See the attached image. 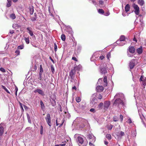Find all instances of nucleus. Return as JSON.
I'll return each instance as SVG.
<instances>
[{"label": "nucleus", "mask_w": 146, "mask_h": 146, "mask_svg": "<svg viewBox=\"0 0 146 146\" xmlns=\"http://www.w3.org/2000/svg\"><path fill=\"white\" fill-rule=\"evenodd\" d=\"M90 111L93 113H94L96 112V110L94 109L91 108L90 110Z\"/></svg>", "instance_id": "obj_58"}, {"label": "nucleus", "mask_w": 146, "mask_h": 146, "mask_svg": "<svg viewBox=\"0 0 146 146\" xmlns=\"http://www.w3.org/2000/svg\"><path fill=\"white\" fill-rule=\"evenodd\" d=\"M57 49V46L56 44L55 43L54 44V51L56 52Z\"/></svg>", "instance_id": "obj_59"}, {"label": "nucleus", "mask_w": 146, "mask_h": 146, "mask_svg": "<svg viewBox=\"0 0 146 146\" xmlns=\"http://www.w3.org/2000/svg\"><path fill=\"white\" fill-rule=\"evenodd\" d=\"M28 31V33L29 35L32 36L33 38L35 37V35L33 34V32L31 31L32 28L30 27H27V29Z\"/></svg>", "instance_id": "obj_12"}, {"label": "nucleus", "mask_w": 146, "mask_h": 146, "mask_svg": "<svg viewBox=\"0 0 146 146\" xmlns=\"http://www.w3.org/2000/svg\"><path fill=\"white\" fill-rule=\"evenodd\" d=\"M17 26V25L16 24H13V27L14 29H16V27Z\"/></svg>", "instance_id": "obj_62"}, {"label": "nucleus", "mask_w": 146, "mask_h": 146, "mask_svg": "<svg viewBox=\"0 0 146 146\" xmlns=\"http://www.w3.org/2000/svg\"><path fill=\"white\" fill-rule=\"evenodd\" d=\"M32 69H33V71H35L37 69L36 66L35 65L34 66L33 65Z\"/></svg>", "instance_id": "obj_45"}, {"label": "nucleus", "mask_w": 146, "mask_h": 146, "mask_svg": "<svg viewBox=\"0 0 146 146\" xmlns=\"http://www.w3.org/2000/svg\"><path fill=\"white\" fill-rule=\"evenodd\" d=\"M43 72V68H42L41 65H40V66L39 73L42 74Z\"/></svg>", "instance_id": "obj_37"}, {"label": "nucleus", "mask_w": 146, "mask_h": 146, "mask_svg": "<svg viewBox=\"0 0 146 146\" xmlns=\"http://www.w3.org/2000/svg\"><path fill=\"white\" fill-rule=\"evenodd\" d=\"M99 55V53L97 52L94 53L91 58V61H94L95 60H97Z\"/></svg>", "instance_id": "obj_5"}, {"label": "nucleus", "mask_w": 146, "mask_h": 146, "mask_svg": "<svg viewBox=\"0 0 146 146\" xmlns=\"http://www.w3.org/2000/svg\"><path fill=\"white\" fill-rule=\"evenodd\" d=\"M74 137L76 138V141L79 146H86L88 144V142L86 140H84L83 138L77 134H76Z\"/></svg>", "instance_id": "obj_2"}, {"label": "nucleus", "mask_w": 146, "mask_h": 146, "mask_svg": "<svg viewBox=\"0 0 146 146\" xmlns=\"http://www.w3.org/2000/svg\"><path fill=\"white\" fill-rule=\"evenodd\" d=\"M29 10L30 14L31 15H33L34 12V8L33 6L30 8Z\"/></svg>", "instance_id": "obj_25"}, {"label": "nucleus", "mask_w": 146, "mask_h": 146, "mask_svg": "<svg viewBox=\"0 0 146 146\" xmlns=\"http://www.w3.org/2000/svg\"><path fill=\"white\" fill-rule=\"evenodd\" d=\"M100 68V72L102 74H105L107 72L108 69L107 68L106 64H101Z\"/></svg>", "instance_id": "obj_4"}, {"label": "nucleus", "mask_w": 146, "mask_h": 146, "mask_svg": "<svg viewBox=\"0 0 146 146\" xmlns=\"http://www.w3.org/2000/svg\"><path fill=\"white\" fill-rule=\"evenodd\" d=\"M40 134L42 135L43 133V128L42 126L41 125L40 127Z\"/></svg>", "instance_id": "obj_28"}, {"label": "nucleus", "mask_w": 146, "mask_h": 146, "mask_svg": "<svg viewBox=\"0 0 146 146\" xmlns=\"http://www.w3.org/2000/svg\"><path fill=\"white\" fill-rule=\"evenodd\" d=\"M104 82L105 83V86H106L107 85V77L106 76H105L104 78Z\"/></svg>", "instance_id": "obj_23"}, {"label": "nucleus", "mask_w": 146, "mask_h": 146, "mask_svg": "<svg viewBox=\"0 0 146 146\" xmlns=\"http://www.w3.org/2000/svg\"><path fill=\"white\" fill-rule=\"evenodd\" d=\"M24 40H25V41L26 43L27 44H29V38L25 37V38Z\"/></svg>", "instance_id": "obj_30"}, {"label": "nucleus", "mask_w": 146, "mask_h": 146, "mask_svg": "<svg viewBox=\"0 0 146 146\" xmlns=\"http://www.w3.org/2000/svg\"><path fill=\"white\" fill-rule=\"evenodd\" d=\"M61 39L63 41H64L66 39V36L62 34L61 35Z\"/></svg>", "instance_id": "obj_31"}, {"label": "nucleus", "mask_w": 146, "mask_h": 146, "mask_svg": "<svg viewBox=\"0 0 146 146\" xmlns=\"http://www.w3.org/2000/svg\"><path fill=\"white\" fill-rule=\"evenodd\" d=\"M80 119L81 122L83 124V125L80 127L82 128H83L84 127V125H85L88 123V121L86 119L83 118H81Z\"/></svg>", "instance_id": "obj_10"}, {"label": "nucleus", "mask_w": 146, "mask_h": 146, "mask_svg": "<svg viewBox=\"0 0 146 146\" xmlns=\"http://www.w3.org/2000/svg\"><path fill=\"white\" fill-rule=\"evenodd\" d=\"M51 70L52 73L54 74V69L52 65L51 66Z\"/></svg>", "instance_id": "obj_35"}, {"label": "nucleus", "mask_w": 146, "mask_h": 146, "mask_svg": "<svg viewBox=\"0 0 146 146\" xmlns=\"http://www.w3.org/2000/svg\"><path fill=\"white\" fill-rule=\"evenodd\" d=\"M135 64H129V67L130 69H133L134 67Z\"/></svg>", "instance_id": "obj_49"}, {"label": "nucleus", "mask_w": 146, "mask_h": 146, "mask_svg": "<svg viewBox=\"0 0 146 146\" xmlns=\"http://www.w3.org/2000/svg\"><path fill=\"white\" fill-rule=\"evenodd\" d=\"M98 102V100L95 94H93L90 99V104L91 106L94 107H96Z\"/></svg>", "instance_id": "obj_3"}, {"label": "nucleus", "mask_w": 146, "mask_h": 146, "mask_svg": "<svg viewBox=\"0 0 146 146\" xmlns=\"http://www.w3.org/2000/svg\"><path fill=\"white\" fill-rule=\"evenodd\" d=\"M0 70L2 72H6L5 70L3 68H0Z\"/></svg>", "instance_id": "obj_55"}, {"label": "nucleus", "mask_w": 146, "mask_h": 146, "mask_svg": "<svg viewBox=\"0 0 146 146\" xmlns=\"http://www.w3.org/2000/svg\"><path fill=\"white\" fill-rule=\"evenodd\" d=\"M128 12L125 11H123L122 14L123 16L124 17L128 16L129 14H130V13H129Z\"/></svg>", "instance_id": "obj_22"}, {"label": "nucleus", "mask_w": 146, "mask_h": 146, "mask_svg": "<svg viewBox=\"0 0 146 146\" xmlns=\"http://www.w3.org/2000/svg\"><path fill=\"white\" fill-rule=\"evenodd\" d=\"M34 92L35 93L38 92V94L42 95H43L44 94V92L42 90L40 89L36 90L34 91Z\"/></svg>", "instance_id": "obj_16"}, {"label": "nucleus", "mask_w": 146, "mask_h": 146, "mask_svg": "<svg viewBox=\"0 0 146 146\" xmlns=\"http://www.w3.org/2000/svg\"><path fill=\"white\" fill-rule=\"evenodd\" d=\"M111 56V54L110 52H109L108 53L107 55V58L108 59Z\"/></svg>", "instance_id": "obj_60"}, {"label": "nucleus", "mask_w": 146, "mask_h": 146, "mask_svg": "<svg viewBox=\"0 0 146 146\" xmlns=\"http://www.w3.org/2000/svg\"><path fill=\"white\" fill-rule=\"evenodd\" d=\"M17 48L18 49H22L24 48V46L23 45H21L20 46H19Z\"/></svg>", "instance_id": "obj_41"}, {"label": "nucleus", "mask_w": 146, "mask_h": 146, "mask_svg": "<svg viewBox=\"0 0 146 146\" xmlns=\"http://www.w3.org/2000/svg\"><path fill=\"white\" fill-rule=\"evenodd\" d=\"M113 127V125H110L108 126V129L111 130Z\"/></svg>", "instance_id": "obj_48"}, {"label": "nucleus", "mask_w": 146, "mask_h": 146, "mask_svg": "<svg viewBox=\"0 0 146 146\" xmlns=\"http://www.w3.org/2000/svg\"><path fill=\"white\" fill-rule=\"evenodd\" d=\"M134 12L136 15H138L139 13V9L136 10Z\"/></svg>", "instance_id": "obj_47"}, {"label": "nucleus", "mask_w": 146, "mask_h": 146, "mask_svg": "<svg viewBox=\"0 0 146 146\" xmlns=\"http://www.w3.org/2000/svg\"><path fill=\"white\" fill-rule=\"evenodd\" d=\"M116 43L117 44H118V45L119 46H122L124 44H125L126 43V41H119V40H117L116 42Z\"/></svg>", "instance_id": "obj_13"}, {"label": "nucleus", "mask_w": 146, "mask_h": 146, "mask_svg": "<svg viewBox=\"0 0 146 146\" xmlns=\"http://www.w3.org/2000/svg\"><path fill=\"white\" fill-rule=\"evenodd\" d=\"M133 7L134 8L135 10L139 9V7L138 6V5H135V4H133Z\"/></svg>", "instance_id": "obj_29"}, {"label": "nucleus", "mask_w": 146, "mask_h": 146, "mask_svg": "<svg viewBox=\"0 0 146 146\" xmlns=\"http://www.w3.org/2000/svg\"><path fill=\"white\" fill-rule=\"evenodd\" d=\"M98 85L97 86L96 89L97 90L98 92H102L104 90V88L102 86H98Z\"/></svg>", "instance_id": "obj_14"}, {"label": "nucleus", "mask_w": 146, "mask_h": 146, "mask_svg": "<svg viewBox=\"0 0 146 146\" xmlns=\"http://www.w3.org/2000/svg\"><path fill=\"white\" fill-rule=\"evenodd\" d=\"M104 58H105L104 56L103 55H102V56H100L99 57V58L98 59L99 60L100 59L101 60H102L103 59H104Z\"/></svg>", "instance_id": "obj_56"}, {"label": "nucleus", "mask_w": 146, "mask_h": 146, "mask_svg": "<svg viewBox=\"0 0 146 146\" xmlns=\"http://www.w3.org/2000/svg\"><path fill=\"white\" fill-rule=\"evenodd\" d=\"M15 53L17 56L18 55L20 54V51L18 49L16 50Z\"/></svg>", "instance_id": "obj_43"}, {"label": "nucleus", "mask_w": 146, "mask_h": 146, "mask_svg": "<svg viewBox=\"0 0 146 146\" xmlns=\"http://www.w3.org/2000/svg\"><path fill=\"white\" fill-rule=\"evenodd\" d=\"M82 49V47L80 46H78L77 47V49L78 52H80Z\"/></svg>", "instance_id": "obj_46"}, {"label": "nucleus", "mask_w": 146, "mask_h": 146, "mask_svg": "<svg viewBox=\"0 0 146 146\" xmlns=\"http://www.w3.org/2000/svg\"><path fill=\"white\" fill-rule=\"evenodd\" d=\"M106 137L108 139H110L111 138V136L110 134H107Z\"/></svg>", "instance_id": "obj_38"}, {"label": "nucleus", "mask_w": 146, "mask_h": 146, "mask_svg": "<svg viewBox=\"0 0 146 146\" xmlns=\"http://www.w3.org/2000/svg\"><path fill=\"white\" fill-rule=\"evenodd\" d=\"M142 81H143V84L144 86L146 85V77L144 78Z\"/></svg>", "instance_id": "obj_39"}, {"label": "nucleus", "mask_w": 146, "mask_h": 146, "mask_svg": "<svg viewBox=\"0 0 146 146\" xmlns=\"http://www.w3.org/2000/svg\"><path fill=\"white\" fill-rule=\"evenodd\" d=\"M126 122L127 123L130 124L132 123V121L131 119L129 118L126 121Z\"/></svg>", "instance_id": "obj_52"}, {"label": "nucleus", "mask_w": 146, "mask_h": 146, "mask_svg": "<svg viewBox=\"0 0 146 146\" xmlns=\"http://www.w3.org/2000/svg\"><path fill=\"white\" fill-rule=\"evenodd\" d=\"M87 137L88 138H89L90 140H91V142L94 143L95 141L96 137L92 134L88 135Z\"/></svg>", "instance_id": "obj_8"}, {"label": "nucleus", "mask_w": 146, "mask_h": 146, "mask_svg": "<svg viewBox=\"0 0 146 146\" xmlns=\"http://www.w3.org/2000/svg\"><path fill=\"white\" fill-rule=\"evenodd\" d=\"M110 105V102L109 101H106L104 102V109L107 110Z\"/></svg>", "instance_id": "obj_9"}, {"label": "nucleus", "mask_w": 146, "mask_h": 146, "mask_svg": "<svg viewBox=\"0 0 146 146\" xmlns=\"http://www.w3.org/2000/svg\"><path fill=\"white\" fill-rule=\"evenodd\" d=\"M66 141H64V142H62V143H63L62 144H59V145L60 146H64L66 145Z\"/></svg>", "instance_id": "obj_61"}, {"label": "nucleus", "mask_w": 146, "mask_h": 146, "mask_svg": "<svg viewBox=\"0 0 146 146\" xmlns=\"http://www.w3.org/2000/svg\"><path fill=\"white\" fill-rule=\"evenodd\" d=\"M103 106V103L102 102H101L100 103V104L98 105V107L99 108H101Z\"/></svg>", "instance_id": "obj_50"}, {"label": "nucleus", "mask_w": 146, "mask_h": 146, "mask_svg": "<svg viewBox=\"0 0 146 146\" xmlns=\"http://www.w3.org/2000/svg\"><path fill=\"white\" fill-rule=\"evenodd\" d=\"M48 11L50 13V15L51 16H53V15L52 13V12L50 10V7H48Z\"/></svg>", "instance_id": "obj_53"}, {"label": "nucleus", "mask_w": 146, "mask_h": 146, "mask_svg": "<svg viewBox=\"0 0 146 146\" xmlns=\"http://www.w3.org/2000/svg\"><path fill=\"white\" fill-rule=\"evenodd\" d=\"M130 5L128 4H127L125 6V11L126 12H128L130 10Z\"/></svg>", "instance_id": "obj_20"}, {"label": "nucleus", "mask_w": 146, "mask_h": 146, "mask_svg": "<svg viewBox=\"0 0 146 146\" xmlns=\"http://www.w3.org/2000/svg\"><path fill=\"white\" fill-rule=\"evenodd\" d=\"M102 78H100L98 80V82H97V84L98 85L99 84V82H100H100H102Z\"/></svg>", "instance_id": "obj_63"}, {"label": "nucleus", "mask_w": 146, "mask_h": 146, "mask_svg": "<svg viewBox=\"0 0 146 146\" xmlns=\"http://www.w3.org/2000/svg\"><path fill=\"white\" fill-rule=\"evenodd\" d=\"M2 88L4 89L6 92L10 94V93L9 91L7 89V88L4 86H3V85L2 86Z\"/></svg>", "instance_id": "obj_36"}, {"label": "nucleus", "mask_w": 146, "mask_h": 146, "mask_svg": "<svg viewBox=\"0 0 146 146\" xmlns=\"http://www.w3.org/2000/svg\"><path fill=\"white\" fill-rule=\"evenodd\" d=\"M124 135H125L123 131H121L120 132V133L119 135H118V136L119 137H121L124 136Z\"/></svg>", "instance_id": "obj_40"}, {"label": "nucleus", "mask_w": 146, "mask_h": 146, "mask_svg": "<svg viewBox=\"0 0 146 146\" xmlns=\"http://www.w3.org/2000/svg\"><path fill=\"white\" fill-rule=\"evenodd\" d=\"M98 12L101 14H103L104 13V11L102 9H99L98 10Z\"/></svg>", "instance_id": "obj_33"}, {"label": "nucleus", "mask_w": 146, "mask_h": 146, "mask_svg": "<svg viewBox=\"0 0 146 146\" xmlns=\"http://www.w3.org/2000/svg\"><path fill=\"white\" fill-rule=\"evenodd\" d=\"M125 36L123 35H121L119 38V41H125Z\"/></svg>", "instance_id": "obj_26"}, {"label": "nucleus", "mask_w": 146, "mask_h": 146, "mask_svg": "<svg viewBox=\"0 0 146 146\" xmlns=\"http://www.w3.org/2000/svg\"><path fill=\"white\" fill-rule=\"evenodd\" d=\"M138 3L141 6H142L144 4V1L143 0H139Z\"/></svg>", "instance_id": "obj_24"}, {"label": "nucleus", "mask_w": 146, "mask_h": 146, "mask_svg": "<svg viewBox=\"0 0 146 146\" xmlns=\"http://www.w3.org/2000/svg\"><path fill=\"white\" fill-rule=\"evenodd\" d=\"M75 70L74 69L71 70L70 72L69 73V76L73 80L74 78V75L75 73Z\"/></svg>", "instance_id": "obj_11"}, {"label": "nucleus", "mask_w": 146, "mask_h": 146, "mask_svg": "<svg viewBox=\"0 0 146 146\" xmlns=\"http://www.w3.org/2000/svg\"><path fill=\"white\" fill-rule=\"evenodd\" d=\"M64 121V120L62 119V120L60 119H57L56 121V125L58 126L59 125V127H61L63 125Z\"/></svg>", "instance_id": "obj_7"}, {"label": "nucleus", "mask_w": 146, "mask_h": 146, "mask_svg": "<svg viewBox=\"0 0 146 146\" xmlns=\"http://www.w3.org/2000/svg\"><path fill=\"white\" fill-rule=\"evenodd\" d=\"M137 52L139 54H141L143 52V47L142 46H140L137 49Z\"/></svg>", "instance_id": "obj_18"}, {"label": "nucleus", "mask_w": 146, "mask_h": 146, "mask_svg": "<svg viewBox=\"0 0 146 146\" xmlns=\"http://www.w3.org/2000/svg\"><path fill=\"white\" fill-rule=\"evenodd\" d=\"M76 101L77 102H79L81 101V99L80 97H78L76 98Z\"/></svg>", "instance_id": "obj_42"}, {"label": "nucleus", "mask_w": 146, "mask_h": 146, "mask_svg": "<svg viewBox=\"0 0 146 146\" xmlns=\"http://www.w3.org/2000/svg\"><path fill=\"white\" fill-rule=\"evenodd\" d=\"M40 105L42 110L43 111H44L45 109V107L43 102L42 100L40 101Z\"/></svg>", "instance_id": "obj_19"}, {"label": "nucleus", "mask_w": 146, "mask_h": 146, "mask_svg": "<svg viewBox=\"0 0 146 146\" xmlns=\"http://www.w3.org/2000/svg\"><path fill=\"white\" fill-rule=\"evenodd\" d=\"M7 7H10L11 5V1H9V0H7Z\"/></svg>", "instance_id": "obj_27"}, {"label": "nucleus", "mask_w": 146, "mask_h": 146, "mask_svg": "<svg viewBox=\"0 0 146 146\" xmlns=\"http://www.w3.org/2000/svg\"><path fill=\"white\" fill-rule=\"evenodd\" d=\"M132 54L129 52H127V54L129 57H131L133 55L132 54Z\"/></svg>", "instance_id": "obj_57"}, {"label": "nucleus", "mask_w": 146, "mask_h": 146, "mask_svg": "<svg viewBox=\"0 0 146 146\" xmlns=\"http://www.w3.org/2000/svg\"><path fill=\"white\" fill-rule=\"evenodd\" d=\"M45 119L48 125L50 127H51L52 126V123L50 114L49 113L47 114Z\"/></svg>", "instance_id": "obj_6"}, {"label": "nucleus", "mask_w": 146, "mask_h": 146, "mask_svg": "<svg viewBox=\"0 0 146 146\" xmlns=\"http://www.w3.org/2000/svg\"><path fill=\"white\" fill-rule=\"evenodd\" d=\"M136 61V59H133L131 61L129 64H135V61Z\"/></svg>", "instance_id": "obj_44"}, {"label": "nucleus", "mask_w": 146, "mask_h": 146, "mask_svg": "<svg viewBox=\"0 0 146 146\" xmlns=\"http://www.w3.org/2000/svg\"><path fill=\"white\" fill-rule=\"evenodd\" d=\"M116 99L113 103V105L117 108H120L125 106V97L124 95L122 93L117 94L114 96Z\"/></svg>", "instance_id": "obj_1"}, {"label": "nucleus", "mask_w": 146, "mask_h": 146, "mask_svg": "<svg viewBox=\"0 0 146 146\" xmlns=\"http://www.w3.org/2000/svg\"><path fill=\"white\" fill-rule=\"evenodd\" d=\"M10 17L11 19H14L16 18L15 15L14 14H12L10 15Z\"/></svg>", "instance_id": "obj_32"}, {"label": "nucleus", "mask_w": 146, "mask_h": 146, "mask_svg": "<svg viewBox=\"0 0 146 146\" xmlns=\"http://www.w3.org/2000/svg\"><path fill=\"white\" fill-rule=\"evenodd\" d=\"M42 74L39 73V78L40 80H41L42 78Z\"/></svg>", "instance_id": "obj_64"}, {"label": "nucleus", "mask_w": 146, "mask_h": 146, "mask_svg": "<svg viewBox=\"0 0 146 146\" xmlns=\"http://www.w3.org/2000/svg\"><path fill=\"white\" fill-rule=\"evenodd\" d=\"M36 19H37V17H32L31 19V21H35L36 20Z\"/></svg>", "instance_id": "obj_51"}, {"label": "nucleus", "mask_w": 146, "mask_h": 146, "mask_svg": "<svg viewBox=\"0 0 146 146\" xmlns=\"http://www.w3.org/2000/svg\"><path fill=\"white\" fill-rule=\"evenodd\" d=\"M119 118L120 119L121 121L122 122L123 119V116L121 115H120L119 116Z\"/></svg>", "instance_id": "obj_54"}, {"label": "nucleus", "mask_w": 146, "mask_h": 146, "mask_svg": "<svg viewBox=\"0 0 146 146\" xmlns=\"http://www.w3.org/2000/svg\"><path fill=\"white\" fill-rule=\"evenodd\" d=\"M4 132V128L3 127L1 126L0 125V136L2 135Z\"/></svg>", "instance_id": "obj_21"}, {"label": "nucleus", "mask_w": 146, "mask_h": 146, "mask_svg": "<svg viewBox=\"0 0 146 146\" xmlns=\"http://www.w3.org/2000/svg\"><path fill=\"white\" fill-rule=\"evenodd\" d=\"M82 67L81 65L80 64H79L78 66H75L74 67V70H75V71L76 70L79 71L82 69Z\"/></svg>", "instance_id": "obj_15"}, {"label": "nucleus", "mask_w": 146, "mask_h": 146, "mask_svg": "<svg viewBox=\"0 0 146 146\" xmlns=\"http://www.w3.org/2000/svg\"><path fill=\"white\" fill-rule=\"evenodd\" d=\"M129 52L132 54H134L135 52V49L134 47L133 46H131L129 47Z\"/></svg>", "instance_id": "obj_17"}, {"label": "nucleus", "mask_w": 146, "mask_h": 146, "mask_svg": "<svg viewBox=\"0 0 146 146\" xmlns=\"http://www.w3.org/2000/svg\"><path fill=\"white\" fill-rule=\"evenodd\" d=\"M119 120L118 117H117V116H114L113 117V120L114 121H118Z\"/></svg>", "instance_id": "obj_34"}]
</instances>
